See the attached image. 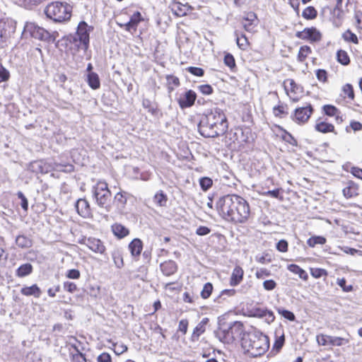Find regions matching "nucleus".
Segmentation results:
<instances>
[{
  "instance_id": "nucleus-1",
  "label": "nucleus",
  "mask_w": 362,
  "mask_h": 362,
  "mask_svg": "<svg viewBox=\"0 0 362 362\" xmlns=\"http://www.w3.org/2000/svg\"><path fill=\"white\" fill-rule=\"evenodd\" d=\"M217 211L226 221L245 223L250 216V206L242 197L228 194L221 197L216 203Z\"/></svg>"
},
{
  "instance_id": "nucleus-2",
  "label": "nucleus",
  "mask_w": 362,
  "mask_h": 362,
  "mask_svg": "<svg viewBox=\"0 0 362 362\" xmlns=\"http://www.w3.org/2000/svg\"><path fill=\"white\" fill-rule=\"evenodd\" d=\"M228 129V122L223 110L214 108L204 114L198 124V131L205 138H215Z\"/></svg>"
},
{
  "instance_id": "nucleus-3",
  "label": "nucleus",
  "mask_w": 362,
  "mask_h": 362,
  "mask_svg": "<svg viewBox=\"0 0 362 362\" xmlns=\"http://www.w3.org/2000/svg\"><path fill=\"white\" fill-rule=\"evenodd\" d=\"M241 345L245 352L255 358L263 355L268 350L269 341L265 334L254 329L243 335Z\"/></svg>"
},
{
  "instance_id": "nucleus-4",
  "label": "nucleus",
  "mask_w": 362,
  "mask_h": 362,
  "mask_svg": "<svg viewBox=\"0 0 362 362\" xmlns=\"http://www.w3.org/2000/svg\"><path fill=\"white\" fill-rule=\"evenodd\" d=\"M45 13L48 18L54 22H66L71 17L72 6L66 2H52L45 7Z\"/></svg>"
},
{
  "instance_id": "nucleus-5",
  "label": "nucleus",
  "mask_w": 362,
  "mask_h": 362,
  "mask_svg": "<svg viewBox=\"0 0 362 362\" xmlns=\"http://www.w3.org/2000/svg\"><path fill=\"white\" fill-rule=\"evenodd\" d=\"M93 28L89 26L86 22L81 21L77 27L74 35L67 36L66 41L74 44L75 50L82 49L86 52L89 47L90 33Z\"/></svg>"
},
{
  "instance_id": "nucleus-6",
  "label": "nucleus",
  "mask_w": 362,
  "mask_h": 362,
  "mask_svg": "<svg viewBox=\"0 0 362 362\" xmlns=\"http://www.w3.org/2000/svg\"><path fill=\"white\" fill-rule=\"evenodd\" d=\"M243 332V324L241 322L235 321L230 323L227 327H224L221 325L219 329L215 332V334L221 341L231 344L238 338L242 339Z\"/></svg>"
},
{
  "instance_id": "nucleus-7",
  "label": "nucleus",
  "mask_w": 362,
  "mask_h": 362,
  "mask_svg": "<svg viewBox=\"0 0 362 362\" xmlns=\"http://www.w3.org/2000/svg\"><path fill=\"white\" fill-rule=\"evenodd\" d=\"M93 198L97 205L109 211L111 208L112 194L105 182L98 181L92 188Z\"/></svg>"
},
{
  "instance_id": "nucleus-8",
  "label": "nucleus",
  "mask_w": 362,
  "mask_h": 362,
  "mask_svg": "<svg viewBox=\"0 0 362 362\" xmlns=\"http://www.w3.org/2000/svg\"><path fill=\"white\" fill-rule=\"evenodd\" d=\"M24 30L29 33L33 38L47 42H54L56 40V35H57V32L50 33L45 28L33 23H26Z\"/></svg>"
},
{
  "instance_id": "nucleus-9",
  "label": "nucleus",
  "mask_w": 362,
  "mask_h": 362,
  "mask_svg": "<svg viewBox=\"0 0 362 362\" xmlns=\"http://www.w3.org/2000/svg\"><path fill=\"white\" fill-rule=\"evenodd\" d=\"M317 342L320 346H341L346 344L349 342V339L347 338L330 336L323 334H317L316 337Z\"/></svg>"
},
{
  "instance_id": "nucleus-10",
  "label": "nucleus",
  "mask_w": 362,
  "mask_h": 362,
  "mask_svg": "<svg viewBox=\"0 0 362 362\" xmlns=\"http://www.w3.org/2000/svg\"><path fill=\"white\" fill-rule=\"evenodd\" d=\"M313 112V108L310 103L305 106L297 107L292 115L293 120L298 124H305L308 121Z\"/></svg>"
},
{
  "instance_id": "nucleus-11",
  "label": "nucleus",
  "mask_w": 362,
  "mask_h": 362,
  "mask_svg": "<svg viewBox=\"0 0 362 362\" xmlns=\"http://www.w3.org/2000/svg\"><path fill=\"white\" fill-rule=\"evenodd\" d=\"M296 36L299 39L312 42H317L321 39L320 31L314 27L305 28L303 30L297 32Z\"/></svg>"
},
{
  "instance_id": "nucleus-12",
  "label": "nucleus",
  "mask_w": 362,
  "mask_h": 362,
  "mask_svg": "<svg viewBox=\"0 0 362 362\" xmlns=\"http://www.w3.org/2000/svg\"><path fill=\"white\" fill-rule=\"evenodd\" d=\"M196 99V93L192 90H188L177 98V103L180 108L183 110L192 107Z\"/></svg>"
},
{
  "instance_id": "nucleus-13",
  "label": "nucleus",
  "mask_w": 362,
  "mask_h": 362,
  "mask_svg": "<svg viewBox=\"0 0 362 362\" xmlns=\"http://www.w3.org/2000/svg\"><path fill=\"white\" fill-rule=\"evenodd\" d=\"M77 213L84 218L92 217L91 209L89 202L86 199H78L75 204Z\"/></svg>"
},
{
  "instance_id": "nucleus-14",
  "label": "nucleus",
  "mask_w": 362,
  "mask_h": 362,
  "mask_svg": "<svg viewBox=\"0 0 362 362\" xmlns=\"http://www.w3.org/2000/svg\"><path fill=\"white\" fill-rule=\"evenodd\" d=\"M28 170L31 172L38 174H45L51 171V166L43 160H35L29 164Z\"/></svg>"
},
{
  "instance_id": "nucleus-15",
  "label": "nucleus",
  "mask_w": 362,
  "mask_h": 362,
  "mask_svg": "<svg viewBox=\"0 0 362 362\" xmlns=\"http://www.w3.org/2000/svg\"><path fill=\"white\" fill-rule=\"evenodd\" d=\"M242 25L244 29L247 32H252L257 25V17L254 12H248L243 17Z\"/></svg>"
},
{
  "instance_id": "nucleus-16",
  "label": "nucleus",
  "mask_w": 362,
  "mask_h": 362,
  "mask_svg": "<svg viewBox=\"0 0 362 362\" xmlns=\"http://www.w3.org/2000/svg\"><path fill=\"white\" fill-rule=\"evenodd\" d=\"M85 244L94 252L103 254L105 250V247L99 239L89 238L85 240Z\"/></svg>"
},
{
  "instance_id": "nucleus-17",
  "label": "nucleus",
  "mask_w": 362,
  "mask_h": 362,
  "mask_svg": "<svg viewBox=\"0 0 362 362\" xmlns=\"http://www.w3.org/2000/svg\"><path fill=\"white\" fill-rule=\"evenodd\" d=\"M160 268L165 276H169L174 274L177 270V265L173 260L165 261L160 264Z\"/></svg>"
},
{
  "instance_id": "nucleus-18",
  "label": "nucleus",
  "mask_w": 362,
  "mask_h": 362,
  "mask_svg": "<svg viewBox=\"0 0 362 362\" xmlns=\"http://www.w3.org/2000/svg\"><path fill=\"white\" fill-rule=\"evenodd\" d=\"M209 320L208 317H204L201 322L195 327L192 334V341H197L199 337L205 332L206 326L208 324Z\"/></svg>"
},
{
  "instance_id": "nucleus-19",
  "label": "nucleus",
  "mask_w": 362,
  "mask_h": 362,
  "mask_svg": "<svg viewBox=\"0 0 362 362\" xmlns=\"http://www.w3.org/2000/svg\"><path fill=\"white\" fill-rule=\"evenodd\" d=\"M21 293L25 296H34L35 298H40L42 291L37 284H33L31 286L23 287L21 289Z\"/></svg>"
},
{
  "instance_id": "nucleus-20",
  "label": "nucleus",
  "mask_w": 362,
  "mask_h": 362,
  "mask_svg": "<svg viewBox=\"0 0 362 362\" xmlns=\"http://www.w3.org/2000/svg\"><path fill=\"white\" fill-rule=\"evenodd\" d=\"M243 274L244 272L243 269L239 266H236L233 270L230 279V285L231 286H235L238 285L243 280Z\"/></svg>"
},
{
  "instance_id": "nucleus-21",
  "label": "nucleus",
  "mask_w": 362,
  "mask_h": 362,
  "mask_svg": "<svg viewBox=\"0 0 362 362\" xmlns=\"http://www.w3.org/2000/svg\"><path fill=\"white\" fill-rule=\"evenodd\" d=\"M142 21L140 12H135L131 17L129 21L125 24L126 30L128 31L136 30L138 24Z\"/></svg>"
},
{
  "instance_id": "nucleus-22",
  "label": "nucleus",
  "mask_w": 362,
  "mask_h": 362,
  "mask_svg": "<svg viewBox=\"0 0 362 362\" xmlns=\"http://www.w3.org/2000/svg\"><path fill=\"white\" fill-rule=\"evenodd\" d=\"M87 83L93 90H97L100 87V81L98 74L90 72L87 75Z\"/></svg>"
},
{
  "instance_id": "nucleus-23",
  "label": "nucleus",
  "mask_w": 362,
  "mask_h": 362,
  "mask_svg": "<svg viewBox=\"0 0 362 362\" xmlns=\"http://www.w3.org/2000/svg\"><path fill=\"white\" fill-rule=\"evenodd\" d=\"M143 245L141 240L134 239L129 245V249L132 256H139L142 250Z\"/></svg>"
},
{
  "instance_id": "nucleus-24",
  "label": "nucleus",
  "mask_w": 362,
  "mask_h": 362,
  "mask_svg": "<svg viewBox=\"0 0 362 362\" xmlns=\"http://www.w3.org/2000/svg\"><path fill=\"white\" fill-rule=\"evenodd\" d=\"M33 266L30 263L21 265L16 271V275L18 277H24L33 272Z\"/></svg>"
},
{
  "instance_id": "nucleus-25",
  "label": "nucleus",
  "mask_w": 362,
  "mask_h": 362,
  "mask_svg": "<svg viewBox=\"0 0 362 362\" xmlns=\"http://www.w3.org/2000/svg\"><path fill=\"white\" fill-rule=\"evenodd\" d=\"M288 269L295 274H298V276L302 279L304 281H306L308 280V275L307 274V272L303 269L302 268H300L298 265L297 264H289L288 266Z\"/></svg>"
},
{
  "instance_id": "nucleus-26",
  "label": "nucleus",
  "mask_w": 362,
  "mask_h": 362,
  "mask_svg": "<svg viewBox=\"0 0 362 362\" xmlns=\"http://www.w3.org/2000/svg\"><path fill=\"white\" fill-rule=\"evenodd\" d=\"M315 129L316 131L324 134L329 132H334V125L325 122H320L317 123L315 124Z\"/></svg>"
},
{
  "instance_id": "nucleus-27",
  "label": "nucleus",
  "mask_w": 362,
  "mask_h": 362,
  "mask_svg": "<svg viewBox=\"0 0 362 362\" xmlns=\"http://www.w3.org/2000/svg\"><path fill=\"white\" fill-rule=\"evenodd\" d=\"M112 230L115 235L122 238L129 234L128 229L122 224L115 223L112 226Z\"/></svg>"
},
{
  "instance_id": "nucleus-28",
  "label": "nucleus",
  "mask_w": 362,
  "mask_h": 362,
  "mask_svg": "<svg viewBox=\"0 0 362 362\" xmlns=\"http://www.w3.org/2000/svg\"><path fill=\"white\" fill-rule=\"evenodd\" d=\"M154 203L159 206H165L168 197L163 190H159L153 197Z\"/></svg>"
},
{
  "instance_id": "nucleus-29",
  "label": "nucleus",
  "mask_w": 362,
  "mask_h": 362,
  "mask_svg": "<svg viewBox=\"0 0 362 362\" xmlns=\"http://www.w3.org/2000/svg\"><path fill=\"white\" fill-rule=\"evenodd\" d=\"M16 243L21 248H28L33 245L31 239L24 235H18L16 238Z\"/></svg>"
},
{
  "instance_id": "nucleus-30",
  "label": "nucleus",
  "mask_w": 362,
  "mask_h": 362,
  "mask_svg": "<svg viewBox=\"0 0 362 362\" xmlns=\"http://www.w3.org/2000/svg\"><path fill=\"white\" fill-rule=\"evenodd\" d=\"M112 258L113 259L115 267L118 269H121L124 266V261L122 252L119 250H115L112 252Z\"/></svg>"
},
{
  "instance_id": "nucleus-31",
  "label": "nucleus",
  "mask_w": 362,
  "mask_h": 362,
  "mask_svg": "<svg viewBox=\"0 0 362 362\" xmlns=\"http://www.w3.org/2000/svg\"><path fill=\"white\" fill-rule=\"evenodd\" d=\"M142 105L144 108L148 110V111L153 116H157L159 110L157 106L153 105L149 99H144L142 101Z\"/></svg>"
},
{
  "instance_id": "nucleus-32",
  "label": "nucleus",
  "mask_w": 362,
  "mask_h": 362,
  "mask_svg": "<svg viewBox=\"0 0 362 362\" xmlns=\"http://www.w3.org/2000/svg\"><path fill=\"white\" fill-rule=\"evenodd\" d=\"M326 243V238L320 235H314L307 240V244L310 247H314L316 245H324Z\"/></svg>"
},
{
  "instance_id": "nucleus-33",
  "label": "nucleus",
  "mask_w": 362,
  "mask_h": 362,
  "mask_svg": "<svg viewBox=\"0 0 362 362\" xmlns=\"http://www.w3.org/2000/svg\"><path fill=\"white\" fill-rule=\"evenodd\" d=\"M337 59L339 63L344 66H346L350 63V59L347 52L342 49H339L337 51Z\"/></svg>"
},
{
  "instance_id": "nucleus-34",
  "label": "nucleus",
  "mask_w": 362,
  "mask_h": 362,
  "mask_svg": "<svg viewBox=\"0 0 362 362\" xmlns=\"http://www.w3.org/2000/svg\"><path fill=\"white\" fill-rule=\"evenodd\" d=\"M317 16V11L313 6L306 7L302 13V16L307 20L315 19Z\"/></svg>"
},
{
  "instance_id": "nucleus-35",
  "label": "nucleus",
  "mask_w": 362,
  "mask_h": 362,
  "mask_svg": "<svg viewBox=\"0 0 362 362\" xmlns=\"http://www.w3.org/2000/svg\"><path fill=\"white\" fill-rule=\"evenodd\" d=\"M6 23L0 19V45L5 42L9 35V31H8Z\"/></svg>"
},
{
  "instance_id": "nucleus-36",
  "label": "nucleus",
  "mask_w": 362,
  "mask_h": 362,
  "mask_svg": "<svg viewBox=\"0 0 362 362\" xmlns=\"http://www.w3.org/2000/svg\"><path fill=\"white\" fill-rule=\"evenodd\" d=\"M235 35L236 36V43L238 47L243 50L246 49L248 46V40L245 35L242 34L241 37H239L237 31L235 32Z\"/></svg>"
},
{
  "instance_id": "nucleus-37",
  "label": "nucleus",
  "mask_w": 362,
  "mask_h": 362,
  "mask_svg": "<svg viewBox=\"0 0 362 362\" xmlns=\"http://www.w3.org/2000/svg\"><path fill=\"white\" fill-rule=\"evenodd\" d=\"M310 52L311 48L309 46L304 45L300 47L298 54V60L300 62H303Z\"/></svg>"
},
{
  "instance_id": "nucleus-38",
  "label": "nucleus",
  "mask_w": 362,
  "mask_h": 362,
  "mask_svg": "<svg viewBox=\"0 0 362 362\" xmlns=\"http://www.w3.org/2000/svg\"><path fill=\"white\" fill-rule=\"evenodd\" d=\"M322 110L326 115L329 117H334L337 115V114H340V111L335 106L332 105H325L322 107Z\"/></svg>"
},
{
  "instance_id": "nucleus-39",
  "label": "nucleus",
  "mask_w": 362,
  "mask_h": 362,
  "mask_svg": "<svg viewBox=\"0 0 362 362\" xmlns=\"http://www.w3.org/2000/svg\"><path fill=\"white\" fill-rule=\"evenodd\" d=\"M125 192H118L115 196V202L119 207H123L127 203Z\"/></svg>"
},
{
  "instance_id": "nucleus-40",
  "label": "nucleus",
  "mask_w": 362,
  "mask_h": 362,
  "mask_svg": "<svg viewBox=\"0 0 362 362\" xmlns=\"http://www.w3.org/2000/svg\"><path fill=\"white\" fill-rule=\"evenodd\" d=\"M356 191L357 188L354 185H349L343 189V194L347 199L352 198L358 194Z\"/></svg>"
},
{
  "instance_id": "nucleus-41",
  "label": "nucleus",
  "mask_w": 362,
  "mask_h": 362,
  "mask_svg": "<svg viewBox=\"0 0 362 362\" xmlns=\"http://www.w3.org/2000/svg\"><path fill=\"white\" fill-rule=\"evenodd\" d=\"M342 37L345 41L351 42L354 44L358 43V40L356 34L352 33L350 30H347L343 33Z\"/></svg>"
},
{
  "instance_id": "nucleus-42",
  "label": "nucleus",
  "mask_w": 362,
  "mask_h": 362,
  "mask_svg": "<svg viewBox=\"0 0 362 362\" xmlns=\"http://www.w3.org/2000/svg\"><path fill=\"white\" fill-rule=\"evenodd\" d=\"M72 347L76 351L75 354H72L73 362H86L84 354L81 353L76 345H72Z\"/></svg>"
},
{
  "instance_id": "nucleus-43",
  "label": "nucleus",
  "mask_w": 362,
  "mask_h": 362,
  "mask_svg": "<svg viewBox=\"0 0 362 362\" xmlns=\"http://www.w3.org/2000/svg\"><path fill=\"white\" fill-rule=\"evenodd\" d=\"M213 184V181L211 178L204 177L199 180V185L202 190L207 191Z\"/></svg>"
},
{
  "instance_id": "nucleus-44",
  "label": "nucleus",
  "mask_w": 362,
  "mask_h": 362,
  "mask_svg": "<svg viewBox=\"0 0 362 362\" xmlns=\"http://www.w3.org/2000/svg\"><path fill=\"white\" fill-rule=\"evenodd\" d=\"M213 291V285L212 284L208 282L204 284L203 289L201 292V296L204 299L208 298L211 294Z\"/></svg>"
},
{
  "instance_id": "nucleus-45",
  "label": "nucleus",
  "mask_w": 362,
  "mask_h": 362,
  "mask_svg": "<svg viewBox=\"0 0 362 362\" xmlns=\"http://www.w3.org/2000/svg\"><path fill=\"white\" fill-rule=\"evenodd\" d=\"M235 293L236 291L233 288L224 289L221 292L220 295L217 297V301L218 303H221V299H226L224 296H235Z\"/></svg>"
},
{
  "instance_id": "nucleus-46",
  "label": "nucleus",
  "mask_w": 362,
  "mask_h": 362,
  "mask_svg": "<svg viewBox=\"0 0 362 362\" xmlns=\"http://www.w3.org/2000/svg\"><path fill=\"white\" fill-rule=\"evenodd\" d=\"M310 274L315 279L320 278L323 276H327V272L325 269L321 268H311Z\"/></svg>"
},
{
  "instance_id": "nucleus-47",
  "label": "nucleus",
  "mask_w": 362,
  "mask_h": 362,
  "mask_svg": "<svg viewBox=\"0 0 362 362\" xmlns=\"http://www.w3.org/2000/svg\"><path fill=\"white\" fill-rule=\"evenodd\" d=\"M278 313L284 318L290 321H294L296 320L295 315L290 310L278 308Z\"/></svg>"
},
{
  "instance_id": "nucleus-48",
  "label": "nucleus",
  "mask_w": 362,
  "mask_h": 362,
  "mask_svg": "<svg viewBox=\"0 0 362 362\" xmlns=\"http://www.w3.org/2000/svg\"><path fill=\"white\" fill-rule=\"evenodd\" d=\"M224 64L228 66L230 69H233L235 66V62L234 57L230 54L227 53L224 56Z\"/></svg>"
},
{
  "instance_id": "nucleus-49",
  "label": "nucleus",
  "mask_w": 362,
  "mask_h": 362,
  "mask_svg": "<svg viewBox=\"0 0 362 362\" xmlns=\"http://www.w3.org/2000/svg\"><path fill=\"white\" fill-rule=\"evenodd\" d=\"M18 198L21 199V206L22 209L27 211L28 209V202L24 194L19 191L17 193Z\"/></svg>"
},
{
  "instance_id": "nucleus-50",
  "label": "nucleus",
  "mask_w": 362,
  "mask_h": 362,
  "mask_svg": "<svg viewBox=\"0 0 362 362\" xmlns=\"http://www.w3.org/2000/svg\"><path fill=\"white\" fill-rule=\"evenodd\" d=\"M9 78V71L0 64V83L7 81Z\"/></svg>"
},
{
  "instance_id": "nucleus-51",
  "label": "nucleus",
  "mask_w": 362,
  "mask_h": 362,
  "mask_svg": "<svg viewBox=\"0 0 362 362\" xmlns=\"http://www.w3.org/2000/svg\"><path fill=\"white\" fill-rule=\"evenodd\" d=\"M343 92L349 98L353 100L354 98V92L353 86L350 83H346L343 86Z\"/></svg>"
},
{
  "instance_id": "nucleus-52",
  "label": "nucleus",
  "mask_w": 362,
  "mask_h": 362,
  "mask_svg": "<svg viewBox=\"0 0 362 362\" xmlns=\"http://www.w3.org/2000/svg\"><path fill=\"white\" fill-rule=\"evenodd\" d=\"M346 281L344 278L338 279L337 284L342 288L344 292H351L353 291V286L349 285L346 286Z\"/></svg>"
},
{
  "instance_id": "nucleus-53",
  "label": "nucleus",
  "mask_w": 362,
  "mask_h": 362,
  "mask_svg": "<svg viewBox=\"0 0 362 362\" xmlns=\"http://www.w3.org/2000/svg\"><path fill=\"white\" fill-rule=\"evenodd\" d=\"M112 346L115 347L114 352L116 355H120L127 351L128 349L127 346L124 344H118L117 343H114Z\"/></svg>"
},
{
  "instance_id": "nucleus-54",
  "label": "nucleus",
  "mask_w": 362,
  "mask_h": 362,
  "mask_svg": "<svg viewBox=\"0 0 362 362\" xmlns=\"http://www.w3.org/2000/svg\"><path fill=\"white\" fill-rule=\"evenodd\" d=\"M187 70L191 74L196 76H203L204 74V69L199 67L189 66L187 69Z\"/></svg>"
},
{
  "instance_id": "nucleus-55",
  "label": "nucleus",
  "mask_w": 362,
  "mask_h": 362,
  "mask_svg": "<svg viewBox=\"0 0 362 362\" xmlns=\"http://www.w3.org/2000/svg\"><path fill=\"white\" fill-rule=\"evenodd\" d=\"M182 6H184L180 3H175L173 4V10L175 12V14L178 16H182L186 14V10L183 9Z\"/></svg>"
},
{
  "instance_id": "nucleus-56",
  "label": "nucleus",
  "mask_w": 362,
  "mask_h": 362,
  "mask_svg": "<svg viewBox=\"0 0 362 362\" xmlns=\"http://www.w3.org/2000/svg\"><path fill=\"white\" fill-rule=\"evenodd\" d=\"M197 88L204 95H210L213 93V88L209 84L200 85Z\"/></svg>"
},
{
  "instance_id": "nucleus-57",
  "label": "nucleus",
  "mask_w": 362,
  "mask_h": 362,
  "mask_svg": "<svg viewBox=\"0 0 362 362\" xmlns=\"http://www.w3.org/2000/svg\"><path fill=\"white\" fill-rule=\"evenodd\" d=\"M81 274L78 269H72L67 271L66 276L71 279H78L80 278Z\"/></svg>"
},
{
  "instance_id": "nucleus-58",
  "label": "nucleus",
  "mask_w": 362,
  "mask_h": 362,
  "mask_svg": "<svg viewBox=\"0 0 362 362\" xmlns=\"http://www.w3.org/2000/svg\"><path fill=\"white\" fill-rule=\"evenodd\" d=\"M282 138L285 141L288 142V144L293 146H296L297 144L296 140L290 133H288L286 130H284V134L282 136Z\"/></svg>"
},
{
  "instance_id": "nucleus-59",
  "label": "nucleus",
  "mask_w": 362,
  "mask_h": 362,
  "mask_svg": "<svg viewBox=\"0 0 362 362\" xmlns=\"http://www.w3.org/2000/svg\"><path fill=\"white\" fill-rule=\"evenodd\" d=\"M288 242L285 240H281L276 243V249L279 252H285L288 250Z\"/></svg>"
},
{
  "instance_id": "nucleus-60",
  "label": "nucleus",
  "mask_w": 362,
  "mask_h": 362,
  "mask_svg": "<svg viewBox=\"0 0 362 362\" xmlns=\"http://www.w3.org/2000/svg\"><path fill=\"white\" fill-rule=\"evenodd\" d=\"M64 288L69 293H74L77 290V286L74 282L66 281L64 283Z\"/></svg>"
},
{
  "instance_id": "nucleus-61",
  "label": "nucleus",
  "mask_w": 362,
  "mask_h": 362,
  "mask_svg": "<svg viewBox=\"0 0 362 362\" xmlns=\"http://www.w3.org/2000/svg\"><path fill=\"white\" fill-rule=\"evenodd\" d=\"M276 286V283L272 280H266L263 282V287L266 291H272Z\"/></svg>"
},
{
  "instance_id": "nucleus-62",
  "label": "nucleus",
  "mask_w": 362,
  "mask_h": 362,
  "mask_svg": "<svg viewBox=\"0 0 362 362\" xmlns=\"http://www.w3.org/2000/svg\"><path fill=\"white\" fill-rule=\"evenodd\" d=\"M211 229L206 226H200L196 230V234L199 236L206 235L210 233Z\"/></svg>"
},
{
  "instance_id": "nucleus-63",
  "label": "nucleus",
  "mask_w": 362,
  "mask_h": 362,
  "mask_svg": "<svg viewBox=\"0 0 362 362\" xmlns=\"http://www.w3.org/2000/svg\"><path fill=\"white\" fill-rule=\"evenodd\" d=\"M25 362H42V361L37 354L30 353L26 356Z\"/></svg>"
},
{
  "instance_id": "nucleus-64",
  "label": "nucleus",
  "mask_w": 362,
  "mask_h": 362,
  "mask_svg": "<svg viewBox=\"0 0 362 362\" xmlns=\"http://www.w3.org/2000/svg\"><path fill=\"white\" fill-rule=\"evenodd\" d=\"M98 362H112L111 356L109 354L103 352L97 358Z\"/></svg>"
}]
</instances>
